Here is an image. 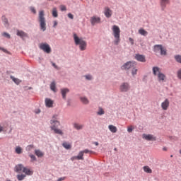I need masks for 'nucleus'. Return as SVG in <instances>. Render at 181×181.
<instances>
[{"instance_id":"f257e3e1","label":"nucleus","mask_w":181,"mask_h":181,"mask_svg":"<svg viewBox=\"0 0 181 181\" xmlns=\"http://www.w3.org/2000/svg\"><path fill=\"white\" fill-rule=\"evenodd\" d=\"M112 35L115 37L114 44L118 45V44L121 42L120 35H121V29L118 25H112Z\"/></svg>"},{"instance_id":"f03ea898","label":"nucleus","mask_w":181,"mask_h":181,"mask_svg":"<svg viewBox=\"0 0 181 181\" xmlns=\"http://www.w3.org/2000/svg\"><path fill=\"white\" fill-rule=\"evenodd\" d=\"M50 124H51L50 128L52 131H54V134H57L58 135H63V131H62V129H58L59 127H60L61 125L59 120L51 119Z\"/></svg>"},{"instance_id":"7ed1b4c3","label":"nucleus","mask_w":181,"mask_h":181,"mask_svg":"<svg viewBox=\"0 0 181 181\" xmlns=\"http://www.w3.org/2000/svg\"><path fill=\"white\" fill-rule=\"evenodd\" d=\"M74 39L75 44L76 45H79L80 50L83 52L86 50V49H87V42L84 41L82 38H79L77 36V34H74Z\"/></svg>"},{"instance_id":"20e7f679","label":"nucleus","mask_w":181,"mask_h":181,"mask_svg":"<svg viewBox=\"0 0 181 181\" xmlns=\"http://www.w3.org/2000/svg\"><path fill=\"white\" fill-rule=\"evenodd\" d=\"M153 74L157 76L159 83H163L166 80V75L160 72V69L158 66L153 67Z\"/></svg>"},{"instance_id":"39448f33","label":"nucleus","mask_w":181,"mask_h":181,"mask_svg":"<svg viewBox=\"0 0 181 181\" xmlns=\"http://www.w3.org/2000/svg\"><path fill=\"white\" fill-rule=\"evenodd\" d=\"M39 22L41 30L45 32V30H46V18H45L44 11H40L39 12Z\"/></svg>"},{"instance_id":"423d86ee","label":"nucleus","mask_w":181,"mask_h":181,"mask_svg":"<svg viewBox=\"0 0 181 181\" xmlns=\"http://www.w3.org/2000/svg\"><path fill=\"white\" fill-rule=\"evenodd\" d=\"M155 53H160L161 56H166V49L162 45H156L154 46Z\"/></svg>"},{"instance_id":"0eeeda50","label":"nucleus","mask_w":181,"mask_h":181,"mask_svg":"<svg viewBox=\"0 0 181 181\" xmlns=\"http://www.w3.org/2000/svg\"><path fill=\"white\" fill-rule=\"evenodd\" d=\"M40 49L41 50H43L45 53H50L52 52V48H50V46L49 44L47 43H42L40 45Z\"/></svg>"},{"instance_id":"6e6552de","label":"nucleus","mask_w":181,"mask_h":181,"mask_svg":"<svg viewBox=\"0 0 181 181\" xmlns=\"http://www.w3.org/2000/svg\"><path fill=\"white\" fill-rule=\"evenodd\" d=\"M90 23L93 26H94V25H96V23H101V18L97 16H92L90 18Z\"/></svg>"},{"instance_id":"1a4fd4ad","label":"nucleus","mask_w":181,"mask_h":181,"mask_svg":"<svg viewBox=\"0 0 181 181\" xmlns=\"http://www.w3.org/2000/svg\"><path fill=\"white\" fill-rule=\"evenodd\" d=\"M129 84L128 83H123L121 84L119 90L122 93H127L129 90Z\"/></svg>"},{"instance_id":"9d476101","label":"nucleus","mask_w":181,"mask_h":181,"mask_svg":"<svg viewBox=\"0 0 181 181\" xmlns=\"http://www.w3.org/2000/svg\"><path fill=\"white\" fill-rule=\"evenodd\" d=\"M170 104V102H169V99H165L161 103V108H162V110H163V111H167L168 108H169Z\"/></svg>"},{"instance_id":"9b49d317","label":"nucleus","mask_w":181,"mask_h":181,"mask_svg":"<svg viewBox=\"0 0 181 181\" xmlns=\"http://www.w3.org/2000/svg\"><path fill=\"white\" fill-rule=\"evenodd\" d=\"M132 67H134V63L129 62L122 66L121 69L122 70H129V69H132Z\"/></svg>"},{"instance_id":"f8f14e48","label":"nucleus","mask_w":181,"mask_h":181,"mask_svg":"<svg viewBox=\"0 0 181 181\" xmlns=\"http://www.w3.org/2000/svg\"><path fill=\"white\" fill-rule=\"evenodd\" d=\"M144 139L146 141H156V137L153 136L152 134H143Z\"/></svg>"},{"instance_id":"ddd939ff","label":"nucleus","mask_w":181,"mask_h":181,"mask_svg":"<svg viewBox=\"0 0 181 181\" xmlns=\"http://www.w3.org/2000/svg\"><path fill=\"white\" fill-rule=\"evenodd\" d=\"M135 59H137L138 62H141V63H145V62H146L145 56L142 54H136L135 55Z\"/></svg>"},{"instance_id":"4468645a","label":"nucleus","mask_w":181,"mask_h":181,"mask_svg":"<svg viewBox=\"0 0 181 181\" xmlns=\"http://www.w3.org/2000/svg\"><path fill=\"white\" fill-rule=\"evenodd\" d=\"M104 13L106 18H111L112 16V11L109 7H105Z\"/></svg>"},{"instance_id":"2eb2a0df","label":"nucleus","mask_w":181,"mask_h":181,"mask_svg":"<svg viewBox=\"0 0 181 181\" xmlns=\"http://www.w3.org/2000/svg\"><path fill=\"white\" fill-rule=\"evenodd\" d=\"M53 103H54V102L51 99H49V98L45 99V105L48 108H52L53 107Z\"/></svg>"},{"instance_id":"dca6fc26","label":"nucleus","mask_w":181,"mask_h":181,"mask_svg":"<svg viewBox=\"0 0 181 181\" xmlns=\"http://www.w3.org/2000/svg\"><path fill=\"white\" fill-rule=\"evenodd\" d=\"M23 173H25L27 176H32V175H33V170L24 167L23 170Z\"/></svg>"},{"instance_id":"f3484780","label":"nucleus","mask_w":181,"mask_h":181,"mask_svg":"<svg viewBox=\"0 0 181 181\" xmlns=\"http://www.w3.org/2000/svg\"><path fill=\"white\" fill-rule=\"evenodd\" d=\"M69 92H70V90H69V88L61 89V94L64 100H66V95L67 94V93H69Z\"/></svg>"},{"instance_id":"a211bd4d","label":"nucleus","mask_w":181,"mask_h":181,"mask_svg":"<svg viewBox=\"0 0 181 181\" xmlns=\"http://www.w3.org/2000/svg\"><path fill=\"white\" fill-rule=\"evenodd\" d=\"M35 154L36 156H37V158H43V156H45V153L39 149L35 150Z\"/></svg>"},{"instance_id":"6ab92c4d","label":"nucleus","mask_w":181,"mask_h":181,"mask_svg":"<svg viewBox=\"0 0 181 181\" xmlns=\"http://www.w3.org/2000/svg\"><path fill=\"white\" fill-rule=\"evenodd\" d=\"M24 168H25V167H23V165L18 164L15 167V172H22V170L23 171Z\"/></svg>"},{"instance_id":"aec40b11","label":"nucleus","mask_w":181,"mask_h":181,"mask_svg":"<svg viewBox=\"0 0 181 181\" xmlns=\"http://www.w3.org/2000/svg\"><path fill=\"white\" fill-rule=\"evenodd\" d=\"M17 36H20V37H27L28 34L22 30H17Z\"/></svg>"},{"instance_id":"412c9836","label":"nucleus","mask_w":181,"mask_h":181,"mask_svg":"<svg viewBox=\"0 0 181 181\" xmlns=\"http://www.w3.org/2000/svg\"><path fill=\"white\" fill-rule=\"evenodd\" d=\"M143 170L146 173H152V169H151V168H149V166L148 165H145L143 167Z\"/></svg>"},{"instance_id":"4be33fe9","label":"nucleus","mask_w":181,"mask_h":181,"mask_svg":"<svg viewBox=\"0 0 181 181\" xmlns=\"http://www.w3.org/2000/svg\"><path fill=\"white\" fill-rule=\"evenodd\" d=\"M108 128H109L110 131L112 132L113 134H115V132H117V127L112 125V124L109 125Z\"/></svg>"},{"instance_id":"5701e85b","label":"nucleus","mask_w":181,"mask_h":181,"mask_svg":"<svg viewBox=\"0 0 181 181\" xmlns=\"http://www.w3.org/2000/svg\"><path fill=\"white\" fill-rule=\"evenodd\" d=\"M84 154L82 151H80L78 155L76 156L77 160H84Z\"/></svg>"},{"instance_id":"b1692460","label":"nucleus","mask_w":181,"mask_h":181,"mask_svg":"<svg viewBox=\"0 0 181 181\" xmlns=\"http://www.w3.org/2000/svg\"><path fill=\"white\" fill-rule=\"evenodd\" d=\"M139 33L142 36H148V33L144 28H141L139 30Z\"/></svg>"},{"instance_id":"393cba45","label":"nucleus","mask_w":181,"mask_h":181,"mask_svg":"<svg viewBox=\"0 0 181 181\" xmlns=\"http://www.w3.org/2000/svg\"><path fill=\"white\" fill-rule=\"evenodd\" d=\"M168 4L169 0H160V4L163 8H165Z\"/></svg>"},{"instance_id":"a878e982","label":"nucleus","mask_w":181,"mask_h":181,"mask_svg":"<svg viewBox=\"0 0 181 181\" xmlns=\"http://www.w3.org/2000/svg\"><path fill=\"white\" fill-rule=\"evenodd\" d=\"M62 146H64V148H65V149H71V144L67 142H64L62 144Z\"/></svg>"},{"instance_id":"bb28decb","label":"nucleus","mask_w":181,"mask_h":181,"mask_svg":"<svg viewBox=\"0 0 181 181\" xmlns=\"http://www.w3.org/2000/svg\"><path fill=\"white\" fill-rule=\"evenodd\" d=\"M50 88L54 93H56V82L53 81L50 84Z\"/></svg>"},{"instance_id":"cd10ccee","label":"nucleus","mask_w":181,"mask_h":181,"mask_svg":"<svg viewBox=\"0 0 181 181\" xmlns=\"http://www.w3.org/2000/svg\"><path fill=\"white\" fill-rule=\"evenodd\" d=\"M10 78H11V80H13L16 84H21V81L18 78H14L13 76H11Z\"/></svg>"},{"instance_id":"c85d7f7f","label":"nucleus","mask_w":181,"mask_h":181,"mask_svg":"<svg viewBox=\"0 0 181 181\" xmlns=\"http://www.w3.org/2000/svg\"><path fill=\"white\" fill-rule=\"evenodd\" d=\"M26 177V175L25 174H21V175H17V179L19 181L23 180Z\"/></svg>"},{"instance_id":"c756f323","label":"nucleus","mask_w":181,"mask_h":181,"mask_svg":"<svg viewBox=\"0 0 181 181\" xmlns=\"http://www.w3.org/2000/svg\"><path fill=\"white\" fill-rule=\"evenodd\" d=\"M52 16L54 18H57V16H59V15L57 14V8H54L52 9Z\"/></svg>"},{"instance_id":"7c9ffc66","label":"nucleus","mask_w":181,"mask_h":181,"mask_svg":"<svg viewBox=\"0 0 181 181\" xmlns=\"http://www.w3.org/2000/svg\"><path fill=\"white\" fill-rule=\"evenodd\" d=\"M74 127L76 128V129H83V124L75 123Z\"/></svg>"},{"instance_id":"2f4dec72","label":"nucleus","mask_w":181,"mask_h":181,"mask_svg":"<svg viewBox=\"0 0 181 181\" xmlns=\"http://www.w3.org/2000/svg\"><path fill=\"white\" fill-rule=\"evenodd\" d=\"M175 59L176 60V62L177 63H180L181 64V55H175L174 57Z\"/></svg>"},{"instance_id":"473e14b6","label":"nucleus","mask_w":181,"mask_h":181,"mask_svg":"<svg viewBox=\"0 0 181 181\" xmlns=\"http://www.w3.org/2000/svg\"><path fill=\"white\" fill-rule=\"evenodd\" d=\"M104 113H105L104 110H103L102 107H99V110L97 112L98 115H103Z\"/></svg>"},{"instance_id":"72a5a7b5","label":"nucleus","mask_w":181,"mask_h":181,"mask_svg":"<svg viewBox=\"0 0 181 181\" xmlns=\"http://www.w3.org/2000/svg\"><path fill=\"white\" fill-rule=\"evenodd\" d=\"M81 100L83 104H88V99L86 98H81Z\"/></svg>"},{"instance_id":"f704fd0d","label":"nucleus","mask_w":181,"mask_h":181,"mask_svg":"<svg viewBox=\"0 0 181 181\" xmlns=\"http://www.w3.org/2000/svg\"><path fill=\"white\" fill-rule=\"evenodd\" d=\"M34 148V146L33 144H31V145H28L27 147H26V151H28V152L32 151V149H33Z\"/></svg>"},{"instance_id":"c9c22d12","label":"nucleus","mask_w":181,"mask_h":181,"mask_svg":"<svg viewBox=\"0 0 181 181\" xmlns=\"http://www.w3.org/2000/svg\"><path fill=\"white\" fill-rule=\"evenodd\" d=\"M16 153H18V155H21V153H22V148H21V147H16Z\"/></svg>"},{"instance_id":"e433bc0d","label":"nucleus","mask_w":181,"mask_h":181,"mask_svg":"<svg viewBox=\"0 0 181 181\" xmlns=\"http://www.w3.org/2000/svg\"><path fill=\"white\" fill-rule=\"evenodd\" d=\"M137 71H138V69H136V68H133V69L132 71V76H135V74H136Z\"/></svg>"},{"instance_id":"4c0bfd02","label":"nucleus","mask_w":181,"mask_h":181,"mask_svg":"<svg viewBox=\"0 0 181 181\" xmlns=\"http://www.w3.org/2000/svg\"><path fill=\"white\" fill-rule=\"evenodd\" d=\"M81 152H83V153H93L92 151H89L88 149H85L83 151H82Z\"/></svg>"},{"instance_id":"58836bf2","label":"nucleus","mask_w":181,"mask_h":181,"mask_svg":"<svg viewBox=\"0 0 181 181\" xmlns=\"http://www.w3.org/2000/svg\"><path fill=\"white\" fill-rule=\"evenodd\" d=\"M3 36H4V37H7V39H11V35L8 34L7 33H4Z\"/></svg>"},{"instance_id":"ea45409f","label":"nucleus","mask_w":181,"mask_h":181,"mask_svg":"<svg viewBox=\"0 0 181 181\" xmlns=\"http://www.w3.org/2000/svg\"><path fill=\"white\" fill-rule=\"evenodd\" d=\"M132 131H134V127L133 126H129L128 128H127V132L131 133L132 132Z\"/></svg>"},{"instance_id":"a19ab883","label":"nucleus","mask_w":181,"mask_h":181,"mask_svg":"<svg viewBox=\"0 0 181 181\" xmlns=\"http://www.w3.org/2000/svg\"><path fill=\"white\" fill-rule=\"evenodd\" d=\"M60 9H61V11H66L67 10V8H66V6H64V5H61L60 6Z\"/></svg>"},{"instance_id":"79ce46f5","label":"nucleus","mask_w":181,"mask_h":181,"mask_svg":"<svg viewBox=\"0 0 181 181\" xmlns=\"http://www.w3.org/2000/svg\"><path fill=\"white\" fill-rule=\"evenodd\" d=\"M52 119H55L57 121L59 119V115H54Z\"/></svg>"},{"instance_id":"37998d69","label":"nucleus","mask_w":181,"mask_h":181,"mask_svg":"<svg viewBox=\"0 0 181 181\" xmlns=\"http://www.w3.org/2000/svg\"><path fill=\"white\" fill-rule=\"evenodd\" d=\"M30 158L32 159V160H36V156H35L33 154H30Z\"/></svg>"},{"instance_id":"c03bdc74","label":"nucleus","mask_w":181,"mask_h":181,"mask_svg":"<svg viewBox=\"0 0 181 181\" xmlns=\"http://www.w3.org/2000/svg\"><path fill=\"white\" fill-rule=\"evenodd\" d=\"M68 18H69V19H74V16H73V14L69 13H68Z\"/></svg>"},{"instance_id":"a18cd8bd","label":"nucleus","mask_w":181,"mask_h":181,"mask_svg":"<svg viewBox=\"0 0 181 181\" xmlns=\"http://www.w3.org/2000/svg\"><path fill=\"white\" fill-rule=\"evenodd\" d=\"M85 77H86V80H91L93 78L91 75H86Z\"/></svg>"},{"instance_id":"49530a36","label":"nucleus","mask_w":181,"mask_h":181,"mask_svg":"<svg viewBox=\"0 0 181 181\" xmlns=\"http://www.w3.org/2000/svg\"><path fill=\"white\" fill-rule=\"evenodd\" d=\"M129 41L130 42L131 45H134V39H132V37L129 38Z\"/></svg>"},{"instance_id":"de8ad7c7","label":"nucleus","mask_w":181,"mask_h":181,"mask_svg":"<svg viewBox=\"0 0 181 181\" xmlns=\"http://www.w3.org/2000/svg\"><path fill=\"white\" fill-rule=\"evenodd\" d=\"M30 10H31V12H33V13H36V9H35V8L31 7Z\"/></svg>"},{"instance_id":"09e8293b","label":"nucleus","mask_w":181,"mask_h":181,"mask_svg":"<svg viewBox=\"0 0 181 181\" xmlns=\"http://www.w3.org/2000/svg\"><path fill=\"white\" fill-rule=\"evenodd\" d=\"M63 180H66V177H62L57 180V181H63Z\"/></svg>"},{"instance_id":"8fccbe9b","label":"nucleus","mask_w":181,"mask_h":181,"mask_svg":"<svg viewBox=\"0 0 181 181\" xmlns=\"http://www.w3.org/2000/svg\"><path fill=\"white\" fill-rule=\"evenodd\" d=\"M0 50H2L4 53H8V50L5 49L4 48H2L0 47Z\"/></svg>"},{"instance_id":"3c124183","label":"nucleus","mask_w":181,"mask_h":181,"mask_svg":"<svg viewBox=\"0 0 181 181\" xmlns=\"http://www.w3.org/2000/svg\"><path fill=\"white\" fill-rule=\"evenodd\" d=\"M3 21L5 23H8V19L5 18V17H3Z\"/></svg>"},{"instance_id":"603ef678","label":"nucleus","mask_w":181,"mask_h":181,"mask_svg":"<svg viewBox=\"0 0 181 181\" xmlns=\"http://www.w3.org/2000/svg\"><path fill=\"white\" fill-rule=\"evenodd\" d=\"M56 26H57V21H54V25L53 28H56Z\"/></svg>"},{"instance_id":"864d4df0","label":"nucleus","mask_w":181,"mask_h":181,"mask_svg":"<svg viewBox=\"0 0 181 181\" xmlns=\"http://www.w3.org/2000/svg\"><path fill=\"white\" fill-rule=\"evenodd\" d=\"M71 160H77V156H74V157H71Z\"/></svg>"},{"instance_id":"5fc2aeb1","label":"nucleus","mask_w":181,"mask_h":181,"mask_svg":"<svg viewBox=\"0 0 181 181\" xmlns=\"http://www.w3.org/2000/svg\"><path fill=\"white\" fill-rule=\"evenodd\" d=\"M4 131V127L0 125V132H2Z\"/></svg>"},{"instance_id":"6e6d98bb","label":"nucleus","mask_w":181,"mask_h":181,"mask_svg":"<svg viewBox=\"0 0 181 181\" xmlns=\"http://www.w3.org/2000/svg\"><path fill=\"white\" fill-rule=\"evenodd\" d=\"M52 66H53V67H54L55 69H57V66L56 65V64L52 63Z\"/></svg>"},{"instance_id":"4d7b16f0","label":"nucleus","mask_w":181,"mask_h":181,"mask_svg":"<svg viewBox=\"0 0 181 181\" xmlns=\"http://www.w3.org/2000/svg\"><path fill=\"white\" fill-rule=\"evenodd\" d=\"M93 144H94V145H95L96 146H98V142L95 141Z\"/></svg>"},{"instance_id":"13d9d810","label":"nucleus","mask_w":181,"mask_h":181,"mask_svg":"<svg viewBox=\"0 0 181 181\" xmlns=\"http://www.w3.org/2000/svg\"><path fill=\"white\" fill-rule=\"evenodd\" d=\"M40 112V110H38L37 112H36V114H39Z\"/></svg>"},{"instance_id":"bf43d9fd","label":"nucleus","mask_w":181,"mask_h":181,"mask_svg":"<svg viewBox=\"0 0 181 181\" xmlns=\"http://www.w3.org/2000/svg\"><path fill=\"white\" fill-rule=\"evenodd\" d=\"M179 153H180V155H181V148L180 149Z\"/></svg>"},{"instance_id":"052dcab7","label":"nucleus","mask_w":181,"mask_h":181,"mask_svg":"<svg viewBox=\"0 0 181 181\" xmlns=\"http://www.w3.org/2000/svg\"><path fill=\"white\" fill-rule=\"evenodd\" d=\"M163 151H166V148H163Z\"/></svg>"},{"instance_id":"680f3d73","label":"nucleus","mask_w":181,"mask_h":181,"mask_svg":"<svg viewBox=\"0 0 181 181\" xmlns=\"http://www.w3.org/2000/svg\"><path fill=\"white\" fill-rule=\"evenodd\" d=\"M115 151H117V148H115Z\"/></svg>"},{"instance_id":"e2e57ef3","label":"nucleus","mask_w":181,"mask_h":181,"mask_svg":"<svg viewBox=\"0 0 181 181\" xmlns=\"http://www.w3.org/2000/svg\"><path fill=\"white\" fill-rule=\"evenodd\" d=\"M7 181H11L10 180H8Z\"/></svg>"}]
</instances>
